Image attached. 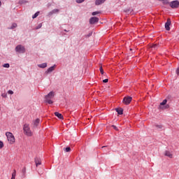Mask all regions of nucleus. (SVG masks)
<instances>
[{"instance_id": "obj_35", "label": "nucleus", "mask_w": 179, "mask_h": 179, "mask_svg": "<svg viewBox=\"0 0 179 179\" xmlns=\"http://www.w3.org/2000/svg\"><path fill=\"white\" fill-rule=\"evenodd\" d=\"M22 173L24 174L26 173V168H23Z\"/></svg>"}, {"instance_id": "obj_8", "label": "nucleus", "mask_w": 179, "mask_h": 179, "mask_svg": "<svg viewBox=\"0 0 179 179\" xmlns=\"http://www.w3.org/2000/svg\"><path fill=\"white\" fill-rule=\"evenodd\" d=\"M164 156L169 157V159H173V152H170L169 150H166L164 152Z\"/></svg>"}, {"instance_id": "obj_39", "label": "nucleus", "mask_w": 179, "mask_h": 179, "mask_svg": "<svg viewBox=\"0 0 179 179\" xmlns=\"http://www.w3.org/2000/svg\"><path fill=\"white\" fill-rule=\"evenodd\" d=\"M11 179H15V178H11Z\"/></svg>"}, {"instance_id": "obj_14", "label": "nucleus", "mask_w": 179, "mask_h": 179, "mask_svg": "<svg viewBox=\"0 0 179 179\" xmlns=\"http://www.w3.org/2000/svg\"><path fill=\"white\" fill-rule=\"evenodd\" d=\"M55 115H56V117H57V118H59L60 120H62V118H64V116H62V114L58 112H55Z\"/></svg>"}, {"instance_id": "obj_22", "label": "nucleus", "mask_w": 179, "mask_h": 179, "mask_svg": "<svg viewBox=\"0 0 179 179\" xmlns=\"http://www.w3.org/2000/svg\"><path fill=\"white\" fill-rule=\"evenodd\" d=\"M38 15H40V12H36V13L32 16V18H33V19H36V17H37V16H38Z\"/></svg>"}, {"instance_id": "obj_17", "label": "nucleus", "mask_w": 179, "mask_h": 179, "mask_svg": "<svg viewBox=\"0 0 179 179\" xmlns=\"http://www.w3.org/2000/svg\"><path fill=\"white\" fill-rule=\"evenodd\" d=\"M38 68H47V63H43L41 64H38Z\"/></svg>"}, {"instance_id": "obj_34", "label": "nucleus", "mask_w": 179, "mask_h": 179, "mask_svg": "<svg viewBox=\"0 0 179 179\" xmlns=\"http://www.w3.org/2000/svg\"><path fill=\"white\" fill-rule=\"evenodd\" d=\"M103 83H107L108 82V79H105L103 80Z\"/></svg>"}, {"instance_id": "obj_38", "label": "nucleus", "mask_w": 179, "mask_h": 179, "mask_svg": "<svg viewBox=\"0 0 179 179\" xmlns=\"http://www.w3.org/2000/svg\"><path fill=\"white\" fill-rule=\"evenodd\" d=\"M1 5H2V3L0 1V6H1Z\"/></svg>"}, {"instance_id": "obj_5", "label": "nucleus", "mask_w": 179, "mask_h": 179, "mask_svg": "<svg viewBox=\"0 0 179 179\" xmlns=\"http://www.w3.org/2000/svg\"><path fill=\"white\" fill-rule=\"evenodd\" d=\"M15 51L17 52H20V54H24L26 49H24V47L22 45H18L15 48Z\"/></svg>"}, {"instance_id": "obj_18", "label": "nucleus", "mask_w": 179, "mask_h": 179, "mask_svg": "<svg viewBox=\"0 0 179 179\" xmlns=\"http://www.w3.org/2000/svg\"><path fill=\"white\" fill-rule=\"evenodd\" d=\"M167 104V99H164L162 103H160L159 108H162V106H166Z\"/></svg>"}, {"instance_id": "obj_4", "label": "nucleus", "mask_w": 179, "mask_h": 179, "mask_svg": "<svg viewBox=\"0 0 179 179\" xmlns=\"http://www.w3.org/2000/svg\"><path fill=\"white\" fill-rule=\"evenodd\" d=\"M169 6L172 8V9H177L179 8V1L178 0H175L169 3Z\"/></svg>"}, {"instance_id": "obj_32", "label": "nucleus", "mask_w": 179, "mask_h": 179, "mask_svg": "<svg viewBox=\"0 0 179 179\" xmlns=\"http://www.w3.org/2000/svg\"><path fill=\"white\" fill-rule=\"evenodd\" d=\"M8 94H13V91H12V90H8Z\"/></svg>"}, {"instance_id": "obj_13", "label": "nucleus", "mask_w": 179, "mask_h": 179, "mask_svg": "<svg viewBox=\"0 0 179 179\" xmlns=\"http://www.w3.org/2000/svg\"><path fill=\"white\" fill-rule=\"evenodd\" d=\"M116 111H117V114H119V115H122V114L124 113V110L121 108H116Z\"/></svg>"}, {"instance_id": "obj_16", "label": "nucleus", "mask_w": 179, "mask_h": 179, "mask_svg": "<svg viewBox=\"0 0 179 179\" xmlns=\"http://www.w3.org/2000/svg\"><path fill=\"white\" fill-rule=\"evenodd\" d=\"M59 12V10L54 9L49 13V15H54V13H58Z\"/></svg>"}, {"instance_id": "obj_10", "label": "nucleus", "mask_w": 179, "mask_h": 179, "mask_svg": "<svg viewBox=\"0 0 179 179\" xmlns=\"http://www.w3.org/2000/svg\"><path fill=\"white\" fill-rule=\"evenodd\" d=\"M55 66H56V65L55 64L54 66H52L50 67L49 69H48V70L45 71V73H51V72L55 71Z\"/></svg>"}, {"instance_id": "obj_19", "label": "nucleus", "mask_w": 179, "mask_h": 179, "mask_svg": "<svg viewBox=\"0 0 179 179\" xmlns=\"http://www.w3.org/2000/svg\"><path fill=\"white\" fill-rule=\"evenodd\" d=\"M16 27H17V23H13L12 26L8 29H16Z\"/></svg>"}, {"instance_id": "obj_28", "label": "nucleus", "mask_w": 179, "mask_h": 179, "mask_svg": "<svg viewBox=\"0 0 179 179\" xmlns=\"http://www.w3.org/2000/svg\"><path fill=\"white\" fill-rule=\"evenodd\" d=\"M100 13L99 11H95L92 13V16H96V15H99Z\"/></svg>"}, {"instance_id": "obj_11", "label": "nucleus", "mask_w": 179, "mask_h": 179, "mask_svg": "<svg viewBox=\"0 0 179 179\" xmlns=\"http://www.w3.org/2000/svg\"><path fill=\"white\" fill-rule=\"evenodd\" d=\"M35 164L36 167H38V166H41V159L38 157L35 158Z\"/></svg>"}, {"instance_id": "obj_12", "label": "nucleus", "mask_w": 179, "mask_h": 179, "mask_svg": "<svg viewBox=\"0 0 179 179\" xmlns=\"http://www.w3.org/2000/svg\"><path fill=\"white\" fill-rule=\"evenodd\" d=\"M39 124H40V119L38 118L33 121L34 127H38Z\"/></svg>"}, {"instance_id": "obj_37", "label": "nucleus", "mask_w": 179, "mask_h": 179, "mask_svg": "<svg viewBox=\"0 0 179 179\" xmlns=\"http://www.w3.org/2000/svg\"><path fill=\"white\" fill-rule=\"evenodd\" d=\"M1 96H2V97H6V94H3Z\"/></svg>"}, {"instance_id": "obj_29", "label": "nucleus", "mask_w": 179, "mask_h": 179, "mask_svg": "<svg viewBox=\"0 0 179 179\" xmlns=\"http://www.w3.org/2000/svg\"><path fill=\"white\" fill-rule=\"evenodd\" d=\"M42 26H43V24H41V23L39 24L36 27V29H41Z\"/></svg>"}, {"instance_id": "obj_31", "label": "nucleus", "mask_w": 179, "mask_h": 179, "mask_svg": "<svg viewBox=\"0 0 179 179\" xmlns=\"http://www.w3.org/2000/svg\"><path fill=\"white\" fill-rule=\"evenodd\" d=\"M76 2H78V3H82V2H85V0H76Z\"/></svg>"}, {"instance_id": "obj_20", "label": "nucleus", "mask_w": 179, "mask_h": 179, "mask_svg": "<svg viewBox=\"0 0 179 179\" xmlns=\"http://www.w3.org/2000/svg\"><path fill=\"white\" fill-rule=\"evenodd\" d=\"M15 177H16V170L14 169V170H13V173H12V177H11V178H15Z\"/></svg>"}, {"instance_id": "obj_21", "label": "nucleus", "mask_w": 179, "mask_h": 179, "mask_svg": "<svg viewBox=\"0 0 179 179\" xmlns=\"http://www.w3.org/2000/svg\"><path fill=\"white\" fill-rule=\"evenodd\" d=\"M162 3H164V5H170V3H169V0H162Z\"/></svg>"}, {"instance_id": "obj_26", "label": "nucleus", "mask_w": 179, "mask_h": 179, "mask_svg": "<svg viewBox=\"0 0 179 179\" xmlns=\"http://www.w3.org/2000/svg\"><path fill=\"white\" fill-rule=\"evenodd\" d=\"M64 150H65V152H71V147H66L64 148Z\"/></svg>"}, {"instance_id": "obj_36", "label": "nucleus", "mask_w": 179, "mask_h": 179, "mask_svg": "<svg viewBox=\"0 0 179 179\" xmlns=\"http://www.w3.org/2000/svg\"><path fill=\"white\" fill-rule=\"evenodd\" d=\"M176 73H177V75H179V67L176 70Z\"/></svg>"}, {"instance_id": "obj_30", "label": "nucleus", "mask_w": 179, "mask_h": 179, "mask_svg": "<svg viewBox=\"0 0 179 179\" xmlns=\"http://www.w3.org/2000/svg\"><path fill=\"white\" fill-rule=\"evenodd\" d=\"M3 148V142L0 141V149H2Z\"/></svg>"}, {"instance_id": "obj_23", "label": "nucleus", "mask_w": 179, "mask_h": 179, "mask_svg": "<svg viewBox=\"0 0 179 179\" xmlns=\"http://www.w3.org/2000/svg\"><path fill=\"white\" fill-rule=\"evenodd\" d=\"M155 127L157 129H162V128H163V125L162 124H156Z\"/></svg>"}, {"instance_id": "obj_9", "label": "nucleus", "mask_w": 179, "mask_h": 179, "mask_svg": "<svg viewBox=\"0 0 179 179\" xmlns=\"http://www.w3.org/2000/svg\"><path fill=\"white\" fill-rule=\"evenodd\" d=\"M171 24V21L170 20V19L167 20V22L165 24V29L166 30H167L168 31H170V25Z\"/></svg>"}, {"instance_id": "obj_2", "label": "nucleus", "mask_w": 179, "mask_h": 179, "mask_svg": "<svg viewBox=\"0 0 179 179\" xmlns=\"http://www.w3.org/2000/svg\"><path fill=\"white\" fill-rule=\"evenodd\" d=\"M54 96H55V93L54 92H50L48 95L45 96L46 103L48 104H52V101L51 99H54Z\"/></svg>"}, {"instance_id": "obj_1", "label": "nucleus", "mask_w": 179, "mask_h": 179, "mask_svg": "<svg viewBox=\"0 0 179 179\" xmlns=\"http://www.w3.org/2000/svg\"><path fill=\"white\" fill-rule=\"evenodd\" d=\"M24 134L27 135V136H33V133L30 129V126L28 124H25L23 126Z\"/></svg>"}, {"instance_id": "obj_24", "label": "nucleus", "mask_w": 179, "mask_h": 179, "mask_svg": "<svg viewBox=\"0 0 179 179\" xmlns=\"http://www.w3.org/2000/svg\"><path fill=\"white\" fill-rule=\"evenodd\" d=\"M157 47H159L157 44H154L151 46V48H153L154 50H157Z\"/></svg>"}, {"instance_id": "obj_7", "label": "nucleus", "mask_w": 179, "mask_h": 179, "mask_svg": "<svg viewBox=\"0 0 179 179\" xmlns=\"http://www.w3.org/2000/svg\"><path fill=\"white\" fill-rule=\"evenodd\" d=\"M99 22V17H92L90 19V24H94V23Z\"/></svg>"}, {"instance_id": "obj_6", "label": "nucleus", "mask_w": 179, "mask_h": 179, "mask_svg": "<svg viewBox=\"0 0 179 179\" xmlns=\"http://www.w3.org/2000/svg\"><path fill=\"white\" fill-rule=\"evenodd\" d=\"M123 103L124 104H126L127 106H128V104H129V103H131V101H132V97L131 96H125L123 99Z\"/></svg>"}, {"instance_id": "obj_3", "label": "nucleus", "mask_w": 179, "mask_h": 179, "mask_svg": "<svg viewBox=\"0 0 179 179\" xmlns=\"http://www.w3.org/2000/svg\"><path fill=\"white\" fill-rule=\"evenodd\" d=\"M6 136L7 137L9 143H10L11 145H13V143H15V136H13V134L10 132H6Z\"/></svg>"}, {"instance_id": "obj_15", "label": "nucleus", "mask_w": 179, "mask_h": 179, "mask_svg": "<svg viewBox=\"0 0 179 179\" xmlns=\"http://www.w3.org/2000/svg\"><path fill=\"white\" fill-rule=\"evenodd\" d=\"M104 2H106V0H96L95 5H101V3H104Z\"/></svg>"}, {"instance_id": "obj_40", "label": "nucleus", "mask_w": 179, "mask_h": 179, "mask_svg": "<svg viewBox=\"0 0 179 179\" xmlns=\"http://www.w3.org/2000/svg\"><path fill=\"white\" fill-rule=\"evenodd\" d=\"M158 1H162L163 0H158Z\"/></svg>"}, {"instance_id": "obj_33", "label": "nucleus", "mask_w": 179, "mask_h": 179, "mask_svg": "<svg viewBox=\"0 0 179 179\" xmlns=\"http://www.w3.org/2000/svg\"><path fill=\"white\" fill-rule=\"evenodd\" d=\"M113 128H114L115 129V131H118V128L116 127L115 125H112Z\"/></svg>"}, {"instance_id": "obj_25", "label": "nucleus", "mask_w": 179, "mask_h": 179, "mask_svg": "<svg viewBox=\"0 0 179 179\" xmlns=\"http://www.w3.org/2000/svg\"><path fill=\"white\" fill-rule=\"evenodd\" d=\"M99 70H100V72L101 73V75H103L104 74V70L103 69V66H100L99 68Z\"/></svg>"}, {"instance_id": "obj_27", "label": "nucleus", "mask_w": 179, "mask_h": 179, "mask_svg": "<svg viewBox=\"0 0 179 179\" xmlns=\"http://www.w3.org/2000/svg\"><path fill=\"white\" fill-rule=\"evenodd\" d=\"M3 68H9L10 66V65L9 64L6 63V64H4L3 65Z\"/></svg>"}]
</instances>
